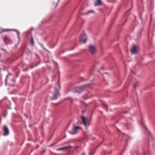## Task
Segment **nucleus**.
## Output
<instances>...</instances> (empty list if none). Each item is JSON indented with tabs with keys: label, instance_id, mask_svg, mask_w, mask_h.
<instances>
[{
	"label": "nucleus",
	"instance_id": "obj_1",
	"mask_svg": "<svg viewBox=\"0 0 155 155\" xmlns=\"http://www.w3.org/2000/svg\"><path fill=\"white\" fill-rule=\"evenodd\" d=\"M60 88V85L59 84H57L54 87V91L53 93V96L51 99L52 100L57 99L58 97L60 95L59 90Z\"/></svg>",
	"mask_w": 155,
	"mask_h": 155
},
{
	"label": "nucleus",
	"instance_id": "obj_2",
	"mask_svg": "<svg viewBox=\"0 0 155 155\" xmlns=\"http://www.w3.org/2000/svg\"><path fill=\"white\" fill-rule=\"evenodd\" d=\"M89 84L85 85L80 87H75L74 90V92L75 93H80L82 91L84 88L86 87H89Z\"/></svg>",
	"mask_w": 155,
	"mask_h": 155
},
{
	"label": "nucleus",
	"instance_id": "obj_3",
	"mask_svg": "<svg viewBox=\"0 0 155 155\" xmlns=\"http://www.w3.org/2000/svg\"><path fill=\"white\" fill-rule=\"evenodd\" d=\"M81 127L79 126H75L74 125V127L72 129L71 132H70L69 133L71 134H75L78 133V130L81 129Z\"/></svg>",
	"mask_w": 155,
	"mask_h": 155
},
{
	"label": "nucleus",
	"instance_id": "obj_4",
	"mask_svg": "<svg viewBox=\"0 0 155 155\" xmlns=\"http://www.w3.org/2000/svg\"><path fill=\"white\" fill-rule=\"evenodd\" d=\"M87 40V37L85 34H82L81 35L79 39V41L81 43H85L86 42Z\"/></svg>",
	"mask_w": 155,
	"mask_h": 155
},
{
	"label": "nucleus",
	"instance_id": "obj_5",
	"mask_svg": "<svg viewBox=\"0 0 155 155\" xmlns=\"http://www.w3.org/2000/svg\"><path fill=\"white\" fill-rule=\"evenodd\" d=\"M3 130L4 132V133L3 134L4 136H6L9 133V130L8 128L6 125L3 126Z\"/></svg>",
	"mask_w": 155,
	"mask_h": 155
},
{
	"label": "nucleus",
	"instance_id": "obj_6",
	"mask_svg": "<svg viewBox=\"0 0 155 155\" xmlns=\"http://www.w3.org/2000/svg\"><path fill=\"white\" fill-rule=\"evenodd\" d=\"M4 40L6 44H10L12 42L11 39L8 37L5 36L4 38Z\"/></svg>",
	"mask_w": 155,
	"mask_h": 155
},
{
	"label": "nucleus",
	"instance_id": "obj_7",
	"mask_svg": "<svg viewBox=\"0 0 155 155\" xmlns=\"http://www.w3.org/2000/svg\"><path fill=\"white\" fill-rule=\"evenodd\" d=\"M89 51L91 54H93L96 51L95 48L93 46L90 45L89 46Z\"/></svg>",
	"mask_w": 155,
	"mask_h": 155
},
{
	"label": "nucleus",
	"instance_id": "obj_8",
	"mask_svg": "<svg viewBox=\"0 0 155 155\" xmlns=\"http://www.w3.org/2000/svg\"><path fill=\"white\" fill-rule=\"evenodd\" d=\"M72 148V147L71 146H65L63 147H61V148H59L58 149H57V151L59 150H65L68 149H70Z\"/></svg>",
	"mask_w": 155,
	"mask_h": 155
},
{
	"label": "nucleus",
	"instance_id": "obj_9",
	"mask_svg": "<svg viewBox=\"0 0 155 155\" xmlns=\"http://www.w3.org/2000/svg\"><path fill=\"white\" fill-rule=\"evenodd\" d=\"M132 53H136L137 52V47L136 46H133L131 50Z\"/></svg>",
	"mask_w": 155,
	"mask_h": 155
},
{
	"label": "nucleus",
	"instance_id": "obj_10",
	"mask_svg": "<svg viewBox=\"0 0 155 155\" xmlns=\"http://www.w3.org/2000/svg\"><path fill=\"white\" fill-rule=\"evenodd\" d=\"M101 4V0H96L94 4V6L99 5Z\"/></svg>",
	"mask_w": 155,
	"mask_h": 155
},
{
	"label": "nucleus",
	"instance_id": "obj_11",
	"mask_svg": "<svg viewBox=\"0 0 155 155\" xmlns=\"http://www.w3.org/2000/svg\"><path fill=\"white\" fill-rule=\"evenodd\" d=\"M82 120L83 124L86 126L87 125V124L85 118L84 117H82Z\"/></svg>",
	"mask_w": 155,
	"mask_h": 155
},
{
	"label": "nucleus",
	"instance_id": "obj_12",
	"mask_svg": "<svg viewBox=\"0 0 155 155\" xmlns=\"http://www.w3.org/2000/svg\"><path fill=\"white\" fill-rule=\"evenodd\" d=\"M11 74L10 73H9L7 75V76L6 78L5 81V85L6 86L8 85L7 81L8 78V77L9 76H11Z\"/></svg>",
	"mask_w": 155,
	"mask_h": 155
},
{
	"label": "nucleus",
	"instance_id": "obj_13",
	"mask_svg": "<svg viewBox=\"0 0 155 155\" xmlns=\"http://www.w3.org/2000/svg\"><path fill=\"white\" fill-rule=\"evenodd\" d=\"M31 44L32 45H33L34 44V41L33 38L32 37H31Z\"/></svg>",
	"mask_w": 155,
	"mask_h": 155
},
{
	"label": "nucleus",
	"instance_id": "obj_14",
	"mask_svg": "<svg viewBox=\"0 0 155 155\" xmlns=\"http://www.w3.org/2000/svg\"><path fill=\"white\" fill-rule=\"evenodd\" d=\"M11 81H12L14 83L15 82V80L13 79H11V80H9V83H8V85L12 86L11 85V84H10V82Z\"/></svg>",
	"mask_w": 155,
	"mask_h": 155
},
{
	"label": "nucleus",
	"instance_id": "obj_15",
	"mask_svg": "<svg viewBox=\"0 0 155 155\" xmlns=\"http://www.w3.org/2000/svg\"><path fill=\"white\" fill-rule=\"evenodd\" d=\"M10 30H11L10 29H4V30H2V31L4 32V31H10Z\"/></svg>",
	"mask_w": 155,
	"mask_h": 155
},
{
	"label": "nucleus",
	"instance_id": "obj_16",
	"mask_svg": "<svg viewBox=\"0 0 155 155\" xmlns=\"http://www.w3.org/2000/svg\"><path fill=\"white\" fill-rule=\"evenodd\" d=\"M91 12V11H89L87 13V14H88V13H89V12Z\"/></svg>",
	"mask_w": 155,
	"mask_h": 155
},
{
	"label": "nucleus",
	"instance_id": "obj_17",
	"mask_svg": "<svg viewBox=\"0 0 155 155\" xmlns=\"http://www.w3.org/2000/svg\"><path fill=\"white\" fill-rule=\"evenodd\" d=\"M64 143V144H67V143Z\"/></svg>",
	"mask_w": 155,
	"mask_h": 155
},
{
	"label": "nucleus",
	"instance_id": "obj_18",
	"mask_svg": "<svg viewBox=\"0 0 155 155\" xmlns=\"http://www.w3.org/2000/svg\"><path fill=\"white\" fill-rule=\"evenodd\" d=\"M60 0H58V2H59V1Z\"/></svg>",
	"mask_w": 155,
	"mask_h": 155
},
{
	"label": "nucleus",
	"instance_id": "obj_19",
	"mask_svg": "<svg viewBox=\"0 0 155 155\" xmlns=\"http://www.w3.org/2000/svg\"><path fill=\"white\" fill-rule=\"evenodd\" d=\"M134 87H135V86H134Z\"/></svg>",
	"mask_w": 155,
	"mask_h": 155
}]
</instances>
